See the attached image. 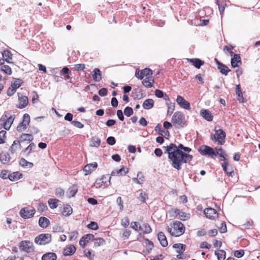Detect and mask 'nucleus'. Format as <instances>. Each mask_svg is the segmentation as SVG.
Listing matches in <instances>:
<instances>
[{"label":"nucleus","instance_id":"1","mask_svg":"<svg viewBox=\"0 0 260 260\" xmlns=\"http://www.w3.org/2000/svg\"><path fill=\"white\" fill-rule=\"evenodd\" d=\"M183 147L181 144L177 146L173 143L165 147V153L168 154L170 165L177 170H181L182 164L190 161L193 157L192 155L182 151Z\"/></svg>","mask_w":260,"mask_h":260},{"label":"nucleus","instance_id":"2","mask_svg":"<svg viewBox=\"0 0 260 260\" xmlns=\"http://www.w3.org/2000/svg\"><path fill=\"white\" fill-rule=\"evenodd\" d=\"M185 229V226L182 222L175 221L168 227V231L171 235L179 237L184 233Z\"/></svg>","mask_w":260,"mask_h":260},{"label":"nucleus","instance_id":"3","mask_svg":"<svg viewBox=\"0 0 260 260\" xmlns=\"http://www.w3.org/2000/svg\"><path fill=\"white\" fill-rule=\"evenodd\" d=\"M218 126L215 127V134L211 135V139L215 141L218 145H223L225 143V133L220 128H217Z\"/></svg>","mask_w":260,"mask_h":260},{"label":"nucleus","instance_id":"4","mask_svg":"<svg viewBox=\"0 0 260 260\" xmlns=\"http://www.w3.org/2000/svg\"><path fill=\"white\" fill-rule=\"evenodd\" d=\"M172 122L176 127H183L185 124L184 115L181 112H175L172 117Z\"/></svg>","mask_w":260,"mask_h":260},{"label":"nucleus","instance_id":"5","mask_svg":"<svg viewBox=\"0 0 260 260\" xmlns=\"http://www.w3.org/2000/svg\"><path fill=\"white\" fill-rule=\"evenodd\" d=\"M51 241V236L49 234H42L35 239V242L38 245H45Z\"/></svg>","mask_w":260,"mask_h":260},{"label":"nucleus","instance_id":"6","mask_svg":"<svg viewBox=\"0 0 260 260\" xmlns=\"http://www.w3.org/2000/svg\"><path fill=\"white\" fill-rule=\"evenodd\" d=\"M199 152L203 155L209 156L211 157H214L215 154V151L214 149L207 145H203L198 149Z\"/></svg>","mask_w":260,"mask_h":260},{"label":"nucleus","instance_id":"7","mask_svg":"<svg viewBox=\"0 0 260 260\" xmlns=\"http://www.w3.org/2000/svg\"><path fill=\"white\" fill-rule=\"evenodd\" d=\"M152 71L148 68H145L141 71L136 70L135 73L136 77L140 80L143 79L144 77H148L149 76H152Z\"/></svg>","mask_w":260,"mask_h":260},{"label":"nucleus","instance_id":"8","mask_svg":"<svg viewBox=\"0 0 260 260\" xmlns=\"http://www.w3.org/2000/svg\"><path fill=\"white\" fill-rule=\"evenodd\" d=\"M35 213V210L34 209L25 207L20 210L19 214L22 218L26 219L32 217L34 215Z\"/></svg>","mask_w":260,"mask_h":260},{"label":"nucleus","instance_id":"9","mask_svg":"<svg viewBox=\"0 0 260 260\" xmlns=\"http://www.w3.org/2000/svg\"><path fill=\"white\" fill-rule=\"evenodd\" d=\"M33 244L29 241H22L20 243V249L26 252H30L33 250Z\"/></svg>","mask_w":260,"mask_h":260},{"label":"nucleus","instance_id":"10","mask_svg":"<svg viewBox=\"0 0 260 260\" xmlns=\"http://www.w3.org/2000/svg\"><path fill=\"white\" fill-rule=\"evenodd\" d=\"M19 104L17 107L19 109H23L26 107L28 104V98L23 95L20 93H18Z\"/></svg>","mask_w":260,"mask_h":260},{"label":"nucleus","instance_id":"11","mask_svg":"<svg viewBox=\"0 0 260 260\" xmlns=\"http://www.w3.org/2000/svg\"><path fill=\"white\" fill-rule=\"evenodd\" d=\"M177 104L182 108L189 110L190 108V104L186 101L183 97L178 95L176 99Z\"/></svg>","mask_w":260,"mask_h":260},{"label":"nucleus","instance_id":"12","mask_svg":"<svg viewBox=\"0 0 260 260\" xmlns=\"http://www.w3.org/2000/svg\"><path fill=\"white\" fill-rule=\"evenodd\" d=\"M204 214L207 218L210 219H213L218 216L216 211L212 208H206L204 210Z\"/></svg>","mask_w":260,"mask_h":260},{"label":"nucleus","instance_id":"13","mask_svg":"<svg viewBox=\"0 0 260 260\" xmlns=\"http://www.w3.org/2000/svg\"><path fill=\"white\" fill-rule=\"evenodd\" d=\"M94 239V236L91 234H88L84 235L80 240L79 244L81 246H85L87 243L90 240Z\"/></svg>","mask_w":260,"mask_h":260},{"label":"nucleus","instance_id":"14","mask_svg":"<svg viewBox=\"0 0 260 260\" xmlns=\"http://www.w3.org/2000/svg\"><path fill=\"white\" fill-rule=\"evenodd\" d=\"M128 172V169L126 167H122L120 169L113 170L111 174L112 176H123Z\"/></svg>","mask_w":260,"mask_h":260},{"label":"nucleus","instance_id":"15","mask_svg":"<svg viewBox=\"0 0 260 260\" xmlns=\"http://www.w3.org/2000/svg\"><path fill=\"white\" fill-rule=\"evenodd\" d=\"M97 167L98 164L95 162L86 165L83 168V171L85 172V175L90 174Z\"/></svg>","mask_w":260,"mask_h":260},{"label":"nucleus","instance_id":"16","mask_svg":"<svg viewBox=\"0 0 260 260\" xmlns=\"http://www.w3.org/2000/svg\"><path fill=\"white\" fill-rule=\"evenodd\" d=\"M222 167L223 168V170L226 172V173L229 176L233 177L235 173L233 171V168L231 165H229L228 162H223L222 164Z\"/></svg>","mask_w":260,"mask_h":260},{"label":"nucleus","instance_id":"17","mask_svg":"<svg viewBox=\"0 0 260 260\" xmlns=\"http://www.w3.org/2000/svg\"><path fill=\"white\" fill-rule=\"evenodd\" d=\"M234 57L231 59V65L233 68L239 67L241 64V57L238 54H234Z\"/></svg>","mask_w":260,"mask_h":260},{"label":"nucleus","instance_id":"18","mask_svg":"<svg viewBox=\"0 0 260 260\" xmlns=\"http://www.w3.org/2000/svg\"><path fill=\"white\" fill-rule=\"evenodd\" d=\"M200 114L205 119L208 121H211L213 120V116L208 110L202 109Z\"/></svg>","mask_w":260,"mask_h":260},{"label":"nucleus","instance_id":"19","mask_svg":"<svg viewBox=\"0 0 260 260\" xmlns=\"http://www.w3.org/2000/svg\"><path fill=\"white\" fill-rule=\"evenodd\" d=\"M158 240L159 241L161 245L165 247H166L168 243L166 238V236L164 233L162 232H160L158 233L157 235Z\"/></svg>","mask_w":260,"mask_h":260},{"label":"nucleus","instance_id":"20","mask_svg":"<svg viewBox=\"0 0 260 260\" xmlns=\"http://www.w3.org/2000/svg\"><path fill=\"white\" fill-rule=\"evenodd\" d=\"M175 213L179 216L180 220L185 221L190 218V214L184 212L179 209L175 211Z\"/></svg>","mask_w":260,"mask_h":260},{"label":"nucleus","instance_id":"21","mask_svg":"<svg viewBox=\"0 0 260 260\" xmlns=\"http://www.w3.org/2000/svg\"><path fill=\"white\" fill-rule=\"evenodd\" d=\"M236 94L238 96V100L240 103H244V99L243 96V93L240 84L236 85Z\"/></svg>","mask_w":260,"mask_h":260},{"label":"nucleus","instance_id":"22","mask_svg":"<svg viewBox=\"0 0 260 260\" xmlns=\"http://www.w3.org/2000/svg\"><path fill=\"white\" fill-rule=\"evenodd\" d=\"M188 61L198 69L204 64V62L198 58L188 59Z\"/></svg>","mask_w":260,"mask_h":260},{"label":"nucleus","instance_id":"23","mask_svg":"<svg viewBox=\"0 0 260 260\" xmlns=\"http://www.w3.org/2000/svg\"><path fill=\"white\" fill-rule=\"evenodd\" d=\"M2 55L4 60L8 63H12V54L9 50H5L2 53Z\"/></svg>","mask_w":260,"mask_h":260},{"label":"nucleus","instance_id":"24","mask_svg":"<svg viewBox=\"0 0 260 260\" xmlns=\"http://www.w3.org/2000/svg\"><path fill=\"white\" fill-rule=\"evenodd\" d=\"M0 160L4 164H6L10 160V156L8 153L2 152L0 153Z\"/></svg>","mask_w":260,"mask_h":260},{"label":"nucleus","instance_id":"25","mask_svg":"<svg viewBox=\"0 0 260 260\" xmlns=\"http://www.w3.org/2000/svg\"><path fill=\"white\" fill-rule=\"evenodd\" d=\"M154 83V80L152 76L146 77L142 81L143 84L147 88H150L152 87L153 83Z\"/></svg>","mask_w":260,"mask_h":260},{"label":"nucleus","instance_id":"26","mask_svg":"<svg viewBox=\"0 0 260 260\" xmlns=\"http://www.w3.org/2000/svg\"><path fill=\"white\" fill-rule=\"evenodd\" d=\"M76 250V247L73 245H70L66 247L63 251V254L65 256L71 255L75 253Z\"/></svg>","mask_w":260,"mask_h":260},{"label":"nucleus","instance_id":"27","mask_svg":"<svg viewBox=\"0 0 260 260\" xmlns=\"http://www.w3.org/2000/svg\"><path fill=\"white\" fill-rule=\"evenodd\" d=\"M20 148V143L19 140H15L10 148L11 153L14 154Z\"/></svg>","mask_w":260,"mask_h":260},{"label":"nucleus","instance_id":"28","mask_svg":"<svg viewBox=\"0 0 260 260\" xmlns=\"http://www.w3.org/2000/svg\"><path fill=\"white\" fill-rule=\"evenodd\" d=\"M92 77L94 81L99 82L102 79L101 73L99 69L95 68L93 71Z\"/></svg>","mask_w":260,"mask_h":260},{"label":"nucleus","instance_id":"29","mask_svg":"<svg viewBox=\"0 0 260 260\" xmlns=\"http://www.w3.org/2000/svg\"><path fill=\"white\" fill-rule=\"evenodd\" d=\"M57 256L53 252H48L43 255L42 260H56Z\"/></svg>","mask_w":260,"mask_h":260},{"label":"nucleus","instance_id":"30","mask_svg":"<svg viewBox=\"0 0 260 260\" xmlns=\"http://www.w3.org/2000/svg\"><path fill=\"white\" fill-rule=\"evenodd\" d=\"M33 139L34 138L31 134H23L20 136L19 141H20V143H23L26 141L30 142L32 141Z\"/></svg>","mask_w":260,"mask_h":260},{"label":"nucleus","instance_id":"31","mask_svg":"<svg viewBox=\"0 0 260 260\" xmlns=\"http://www.w3.org/2000/svg\"><path fill=\"white\" fill-rule=\"evenodd\" d=\"M50 223V221L48 218L45 217H41L39 220V225L43 228H46Z\"/></svg>","mask_w":260,"mask_h":260},{"label":"nucleus","instance_id":"32","mask_svg":"<svg viewBox=\"0 0 260 260\" xmlns=\"http://www.w3.org/2000/svg\"><path fill=\"white\" fill-rule=\"evenodd\" d=\"M154 106V101L152 99H149L144 101L143 107L145 109H150Z\"/></svg>","mask_w":260,"mask_h":260},{"label":"nucleus","instance_id":"33","mask_svg":"<svg viewBox=\"0 0 260 260\" xmlns=\"http://www.w3.org/2000/svg\"><path fill=\"white\" fill-rule=\"evenodd\" d=\"M22 175L18 172H13L12 174H9L8 178L13 181L18 180L22 177Z\"/></svg>","mask_w":260,"mask_h":260},{"label":"nucleus","instance_id":"34","mask_svg":"<svg viewBox=\"0 0 260 260\" xmlns=\"http://www.w3.org/2000/svg\"><path fill=\"white\" fill-rule=\"evenodd\" d=\"M185 245L181 244H175L173 245V247L176 249V252L179 254H182L185 250Z\"/></svg>","mask_w":260,"mask_h":260},{"label":"nucleus","instance_id":"35","mask_svg":"<svg viewBox=\"0 0 260 260\" xmlns=\"http://www.w3.org/2000/svg\"><path fill=\"white\" fill-rule=\"evenodd\" d=\"M111 179V176H109V175H103L102 177V178H101L102 182H103V183H104V188L107 187L108 186H109L110 185Z\"/></svg>","mask_w":260,"mask_h":260},{"label":"nucleus","instance_id":"36","mask_svg":"<svg viewBox=\"0 0 260 260\" xmlns=\"http://www.w3.org/2000/svg\"><path fill=\"white\" fill-rule=\"evenodd\" d=\"M14 116V115L11 116L7 118V120L5 122L4 124V127L5 129H9L14 119V117H13Z\"/></svg>","mask_w":260,"mask_h":260},{"label":"nucleus","instance_id":"37","mask_svg":"<svg viewBox=\"0 0 260 260\" xmlns=\"http://www.w3.org/2000/svg\"><path fill=\"white\" fill-rule=\"evenodd\" d=\"M73 212V209L70 205H66L63 209L62 214L66 216L70 215Z\"/></svg>","mask_w":260,"mask_h":260},{"label":"nucleus","instance_id":"38","mask_svg":"<svg viewBox=\"0 0 260 260\" xmlns=\"http://www.w3.org/2000/svg\"><path fill=\"white\" fill-rule=\"evenodd\" d=\"M101 144V140L97 137H93L90 141L91 147H99Z\"/></svg>","mask_w":260,"mask_h":260},{"label":"nucleus","instance_id":"39","mask_svg":"<svg viewBox=\"0 0 260 260\" xmlns=\"http://www.w3.org/2000/svg\"><path fill=\"white\" fill-rule=\"evenodd\" d=\"M61 75L63 76L64 80H67L70 78L69 74L70 73L69 69L67 67H63L61 71Z\"/></svg>","mask_w":260,"mask_h":260},{"label":"nucleus","instance_id":"40","mask_svg":"<svg viewBox=\"0 0 260 260\" xmlns=\"http://www.w3.org/2000/svg\"><path fill=\"white\" fill-rule=\"evenodd\" d=\"M218 69L220 70V73L224 75H227L231 71L226 66L223 64H220Z\"/></svg>","mask_w":260,"mask_h":260},{"label":"nucleus","instance_id":"41","mask_svg":"<svg viewBox=\"0 0 260 260\" xmlns=\"http://www.w3.org/2000/svg\"><path fill=\"white\" fill-rule=\"evenodd\" d=\"M20 165L23 168H31L33 166V164L26 160L24 158H21L19 161Z\"/></svg>","mask_w":260,"mask_h":260},{"label":"nucleus","instance_id":"42","mask_svg":"<svg viewBox=\"0 0 260 260\" xmlns=\"http://www.w3.org/2000/svg\"><path fill=\"white\" fill-rule=\"evenodd\" d=\"M93 241H94V246L95 247L104 245L105 244V240L102 238H94Z\"/></svg>","mask_w":260,"mask_h":260},{"label":"nucleus","instance_id":"43","mask_svg":"<svg viewBox=\"0 0 260 260\" xmlns=\"http://www.w3.org/2000/svg\"><path fill=\"white\" fill-rule=\"evenodd\" d=\"M225 252L223 250L215 251V254L217 256L218 260H224L225 258Z\"/></svg>","mask_w":260,"mask_h":260},{"label":"nucleus","instance_id":"44","mask_svg":"<svg viewBox=\"0 0 260 260\" xmlns=\"http://www.w3.org/2000/svg\"><path fill=\"white\" fill-rule=\"evenodd\" d=\"M58 201H59L57 199H50L48 201L50 208L51 209H55L57 208L58 206L57 203Z\"/></svg>","mask_w":260,"mask_h":260},{"label":"nucleus","instance_id":"45","mask_svg":"<svg viewBox=\"0 0 260 260\" xmlns=\"http://www.w3.org/2000/svg\"><path fill=\"white\" fill-rule=\"evenodd\" d=\"M77 192V188L76 186L73 185L70 187L68 190V196L71 198L74 197Z\"/></svg>","mask_w":260,"mask_h":260},{"label":"nucleus","instance_id":"46","mask_svg":"<svg viewBox=\"0 0 260 260\" xmlns=\"http://www.w3.org/2000/svg\"><path fill=\"white\" fill-rule=\"evenodd\" d=\"M1 71L4 72L8 75H11L12 73L11 68L8 65H4L2 66Z\"/></svg>","mask_w":260,"mask_h":260},{"label":"nucleus","instance_id":"47","mask_svg":"<svg viewBox=\"0 0 260 260\" xmlns=\"http://www.w3.org/2000/svg\"><path fill=\"white\" fill-rule=\"evenodd\" d=\"M28 123H25L24 121L23 120V121L17 126V130L18 132H22L26 129Z\"/></svg>","mask_w":260,"mask_h":260},{"label":"nucleus","instance_id":"48","mask_svg":"<svg viewBox=\"0 0 260 260\" xmlns=\"http://www.w3.org/2000/svg\"><path fill=\"white\" fill-rule=\"evenodd\" d=\"M22 84V81L21 79H15V81L12 83L11 86L17 90V88L21 86Z\"/></svg>","mask_w":260,"mask_h":260},{"label":"nucleus","instance_id":"49","mask_svg":"<svg viewBox=\"0 0 260 260\" xmlns=\"http://www.w3.org/2000/svg\"><path fill=\"white\" fill-rule=\"evenodd\" d=\"M167 105L168 106L167 114L168 115H171L175 110V103H170L169 104L168 103Z\"/></svg>","mask_w":260,"mask_h":260},{"label":"nucleus","instance_id":"50","mask_svg":"<svg viewBox=\"0 0 260 260\" xmlns=\"http://www.w3.org/2000/svg\"><path fill=\"white\" fill-rule=\"evenodd\" d=\"M124 114L125 116L129 117L133 114V109L130 107H126L124 110Z\"/></svg>","mask_w":260,"mask_h":260},{"label":"nucleus","instance_id":"51","mask_svg":"<svg viewBox=\"0 0 260 260\" xmlns=\"http://www.w3.org/2000/svg\"><path fill=\"white\" fill-rule=\"evenodd\" d=\"M215 150L216 151H215V154H214V156L219 155L220 157H222L223 158L225 159L223 155L224 152L221 148H216Z\"/></svg>","mask_w":260,"mask_h":260},{"label":"nucleus","instance_id":"52","mask_svg":"<svg viewBox=\"0 0 260 260\" xmlns=\"http://www.w3.org/2000/svg\"><path fill=\"white\" fill-rule=\"evenodd\" d=\"M6 132L2 131L0 132V144L5 143V139L6 138Z\"/></svg>","mask_w":260,"mask_h":260},{"label":"nucleus","instance_id":"53","mask_svg":"<svg viewBox=\"0 0 260 260\" xmlns=\"http://www.w3.org/2000/svg\"><path fill=\"white\" fill-rule=\"evenodd\" d=\"M87 228L91 230H96L98 229L99 226L96 222L91 221L90 223L87 225Z\"/></svg>","mask_w":260,"mask_h":260},{"label":"nucleus","instance_id":"54","mask_svg":"<svg viewBox=\"0 0 260 260\" xmlns=\"http://www.w3.org/2000/svg\"><path fill=\"white\" fill-rule=\"evenodd\" d=\"M253 221L252 220H248L245 223L242 225V229H249L252 226Z\"/></svg>","mask_w":260,"mask_h":260},{"label":"nucleus","instance_id":"55","mask_svg":"<svg viewBox=\"0 0 260 260\" xmlns=\"http://www.w3.org/2000/svg\"><path fill=\"white\" fill-rule=\"evenodd\" d=\"M121 225L124 227V228H126L127 227L129 224V220L128 218V217H124L122 220H121Z\"/></svg>","mask_w":260,"mask_h":260},{"label":"nucleus","instance_id":"56","mask_svg":"<svg viewBox=\"0 0 260 260\" xmlns=\"http://www.w3.org/2000/svg\"><path fill=\"white\" fill-rule=\"evenodd\" d=\"M144 226V233L145 234H149L152 231V229L150 226L147 223L143 224Z\"/></svg>","mask_w":260,"mask_h":260},{"label":"nucleus","instance_id":"57","mask_svg":"<svg viewBox=\"0 0 260 260\" xmlns=\"http://www.w3.org/2000/svg\"><path fill=\"white\" fill-rule=\"evenodd\" d=\"M36 147V145L34 143H31L25 149L24 152L29 153L33 149L35 148Z\"/></svg>","mask_w":260,"mask_h":260},{"label":"nucleus","instance_id":"58","mask_svg":"<svg viewBox=\"0 0 260 260\" xmlns=\"http://www.w3.org/2000/svg\"><path fill=\"white\" fill-rule=\"evenodd\" d=\"M107 143L110 145H114L116 143V140L114 137L110 136L107 139Z\"/></svg>","mask_w":260,"mask_h":260},{"label":"nucleus","instance_id":"59","mask_svg":"<svg viewBox=\"0 0 260 260\" xmlns=\"http://www.w3.org/2000/svg\"><path fill=\"white\" fill-rule=\"evenodd\" d=\"M71 123L75 127L79 128H82L84 127V124L78 121H72Z\"/></svg>","mask_w":260,"mask_h":260},{"label":"nucleus","instance_id":"60","mask_svg":"<svg viewBox=\"0 0 260 260\" xmlns=\"http://www.w3.org/2000/svg\"><path fill=\"white\" fill-rule=\"evenodd\" d=\"M84 253L85 255L89 258L92 259L94 257V254L92 253V252L90 250L85 249L84 251Z\"/></svg>","mask_w":260,"mask_h":260},{"label":"nucleus","instance_id":"61","mask_svg":"<svg viewBox=\"0 0 260 260\" xmlns=\"http://www.w3.org/2000/svg\"><path fill=\"white\" fill-rule=\"evenodd\" d=\"M84 69H85V64H82V63L77 64H75L74 66V69L76 71H83Z\"/></svg>","mask_w":260,"mask_h":260},{"label":"nucleus","instance_id":"62","mask_svg":"<svg viewBox=\"0 0 260 260\" xmlns=\"http://www.w3.org/2000/svg\"><path fill=\"white\" fill-rule=\"evenodd\" d=\"M16 91V89L11 85L8 88L7 93L8 96H12Z\"/></svg>","mask_w":260,"mask_h":260},{"label":"nucleus","instance_id":"63","mask_svg":"<svg viewBox=\"0 0 260 260\" xmlns=\"http://www.w3.org/2000/svg\"><path fill=\"white\" fill-rule=\"evenodd\" d=\"M64 193V190L60 188H57L55 190V194L58 197H61L63 196Z\"/></svg>","mask_w":260,"mask_h":260},{"label":"nucleus","instance_id":"64","mask_svg":"<svg viewBox=\"0 0 260 260\" xmlns=\"http://www.w3.org/2000/svg\"><path fill=\"white\" fill-rule=\"evenodd\" d=\"M244 254V251L243 250H236L234 252L235 256L240 258Z\"/></svg>","mask_w":260,"mask_h":260}]
</instances>
